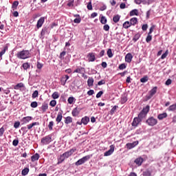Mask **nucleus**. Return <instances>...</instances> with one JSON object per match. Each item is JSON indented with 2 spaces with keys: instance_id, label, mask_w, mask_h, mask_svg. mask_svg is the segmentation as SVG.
<instances>
[{
  "instance_id": "nucleus-24",
  "label": "nucleus",
  "mask_w": 176,
  "mask_h": 176,
  "mask_svg": "<svg viewBox=\"0 0 176 176\" xmlns=\"http://www.w3.org/2000/svg\"><path fill=\"white\" fill-rule=\"evenodd\" d=\"M65 124H69L70 123H72V117L67 116L65 118Z\"/></svg>"
},
{
  "instance_id": "nucleus-29",
  "label": "nucleus",
  "mask_w": 176,
  "mask_h": 176,
  "mask_svg": "<svg viewBox=\"0 0 176 176\" xmlns=\"http://www.w3.org/2000/svg\"><path fill=\"white\" fill-rule=\"evenodd\" d=\"M122 25H123L124 28H125V30H127V28H130V27H131V24L130 21H125Z\"/></svg>"
},
{
  "instance_id": "nucleus-23",
  "label": "nucleus",
  "mask_w": 176,
  "mask_h": 176,
  "mask_svg": "<svg viewBox=\"0 0 176 176\" xmlns=\"http://www.w3.org/2000/svg\"><path fill=\"white\" fill-rule=\"evenodd\" d=\"M74 17H78L74 19V23H76V24H79V23L82 21V19L80 18V16H79V14L74 15Z\"/></svg>"
},
{
  "instance_id": "nucleus-7",
  "label": "nucleus",
  "mask_w": 176,
  "mask_h": 176,
  "mask_svg": "<svg viewBox=\"0 0 176 176\" xmlns=\"http://www.w3.org/2000/svg\"><path fill=\"white\" fill-rule=\"evenodd\" d=\"M87 58L89 63H93L96 61V55L94 53H89L87 54Z\"/></svg>"
},
{
  "instance_id": "nucleus-55",
  "label": "nucleus",
  "mask_w": 176,
  "mask_h": 176,
  "mask_svg": "<svg viewBox=\"0 0 176 176\" xmlns=\"http://www.w3.org/2000/svg\"><path fill=\"white\" fill-rule=\"evenodd\" d=\"M88 10H93V6L91 5V1H89L87 6Z\"/></svg>"
},
{
  "instance_id": "nucleus-13",
  "label": "nucleus",
  "mask_w": 176,
  "mask_h": 176,
  "mask_svg": "<svg viewBox=\"0 0 176 176\" xmlns=\"http://www.w3.org/2000/svg\"><path fill=\"white\" fill-rule=\"evenodd\" d=\"M80 113V109H79L78 107L74 108L72 111V115L74 118H76Z\"/></svg>"
},
{
  "instance_id": "nucleus-34",
  "label": "nucleus",
  "mask_w": 176,
  "mask_h": 176,
  "mask_svg": "<svg viewBox=\"0 0 176 176\" xmlns=\"http://www.w3.org/2000/svg\"><path fill=\"white\" fill-rule=\"evenodd\" d=\"M31 67V65L29 63H25L22 65V67H23V69L27 70L30 69Z\"/></svg>"
},
{
  "instance_id": "nucleus-1",
  "label": "nucleus",
  "mask_w": 176,
  "mask_h": 176,
  "mask_svg": "<svg viewBox=\"0 0 176 176\" xmlns=\"http://www.w3.org/2000/svg\"><path fill=\"white\" fill-rule=\"evenodd\" d=\"M16 57L21 60H25V58L31 57V53H30L29 50H22L17 53Z\"/></svg>"
},
{
  "instance_id": "nucleus-10",
  "label": "nucleus",
  "mask_w": 176,
  "mask_h": 176,
  "mask_svg": "<svg viewBox=\"0 0 176 176\" xmlns=\"http://www.w3.org/2000/svg\"><path fill=\"white\" fill-rule=\"evenodd\" d=\"M32 120V117L31 116H27L22 118L21 122H23V124H27V123H30Z\"/></svg>"
},
{
  "instance_id": "nucleus-54",
  "label": "nucleus",
  "mask_w": 176,
  "mask_h": 176,
  "mask_svg": "<svg viewBox=\"0 0 176 176\" xmlns=\"http://www.w3.org/2000/svg\"><path fill=\"white\" fill-rule=\"evenodd\" d=\"M151 41H152V35L148 34V36L146 38V42H147V43H149V42H151Z\"/></svg>"
},
{
  "instance_id": "nucleus-25",
  "label": "nucleus",
  "mask_w": 176,
  "mask_h": 176,
  "mask_svg": "<svg viewBox=\"0 0 176 176\" xmlns=\"http://www.w3.org/2000/svg\"><path fill=\"white\" fill-rule=\"evenodd\" d=\"M131 25H135L138 23V19L136 17L131 18L130 19Z\"/></svg>"
},
{
  "instance_id": "nucleus-31",
  "label": "nucleus",
  "mask_w": 176,
  "mask_h": 176,
  "mask_svg": "<svg viewBox=\"0 0 176 176\" xmlns=\"http://www.w3.org/2000/svg\"><path fill=\"white\" fill-rule=\"evenodd\" d=\"M166 118H167V113H163L158 116L159 120H163Z\"/></svg>"
},
{
  "instance_id": "nucleus-17",
  "label": "nucleus",
  "mask_w": 176,
  "mask_h": 176,
  "mask_svg": "<svg viewBox=\"0 0 176 176\" xmlns=\"http://www.w3.org/2000/svg\"><path fill=\"white\" fill-rule=\"evenodd\" d=\"M82 124L86 126L89 122H90V118L88 116H85L81 119Z\"/></svg>"
},
{
  "instance_id": "nucleus-3",
  "label": "nucleus",
  "mask_w": 176,
  "mask_h": 176,
  "mask_svg": "<svg viewBox=\"0 0 176 176\" xmlns=\"http://www.w3.org/2000/svg\"><path fill=\"white\" fill-rule=\"evenodd\" d=\"M90 157H91V155H86L83 157L82 158L78 160L76 163V166H82V164H85L86 162H89L90 160Z\"/></svg>"
},
{
  "instance_id": "nucleus-64",
  "label": "nucleus",
  "mask_w": 176,
  "mask_h": 176,
  "mask_svg": "<svg viewBox=\"0 0 176 176\" xmlns=\"http://www.w3.org/2000/svg\"><path fill=\"white\" fill-rule=\"evenodd\" d=\"M87 94L88 96H93V94H94V90L93 89H91L89 91H87Z\"/></svg>"
},
{
  "instance_id": "nucleus-46",
  "label": "nucleus",
  "mask_w": 176,
  "mask_h": 176,
  "mask_svg": "<svg viewBox=\"0 0 176 176\" xmlns=\"http://www.w3.org/2000/svg\"><path fill=\"white\" fill-rule=\"evenodd\" d=\"M54 126V122L50 121L49 124H48L49 130H50V131L53 130V126Z\"/></svg>"
},
{
  "instance_id": "nucleus-20",
  "label": "nucleus",
  "mask_w": 176,
  "mask_h": 176,
  "mask_svg": "<svg viewBox=\"0 0 176 176\" xmlns=\"http://www.w3.org/2000/svg\"><path fill=\"white\" fill-rule=\"evenodd\" d=\"M34 126H39V122H35L32 124H28L27 125L28 130H31V129H32Z\"/></svg>"
},
{
  "instance_id": "nucleus-11",
  "label": "nucleus",
  "mask_w": 176,
  "mask_h": 176,
  "mask_svg": "<svg viewBox=\"0 0 176 176\" xmlns=\"http://www.w3.org/2000/svg\"><path fill=\"white\" fill-rule=\"evenodd\" d=\"M137 145H138V142H133V143H127L126 146L127 149H133V148H135Z\"/></svg>"
},
{
  "instance_id": "nucleus-16",
  "label": "nucleus",
  "mask_w": 176,
  "mask_h": 176,
  "mask_svg": "<svg viewBox=\"0 0 176 176\" xmlns=\"http://www.w3.org/2000/svg\"><path fill=\"white\" fill-rule=\"evenodd\" d=\"M46 34H47V28H44L42 29L41 32V36H40L41 39H43Z\"/></svg>"
},
{
  "instance_id": "nucleus-2",
  "label": "nucleus",
  "mask_w": 176,
  "mask_h": 176,
  "mask_svg": "<svg viewBox=\"0 0 176 176\" xmlns=\"http://www.w3.org/2000/svg\"><path fill=\"white\" fill-rule=\"evenodd\" d=\"M148 112H149V106L147 105L146 107L143 108V109L140 111V113L138 114V118L142 120L145 116L148 114Z\"/></svg>"
},
{
  "instance_id": "nucleus-4",
  "label": "nucleus",
  "mask_w": 176,
  "mask_h": 176,
  "mask_svg": "<svg viewBox=\"0 0 176 176\" xmlns=\"http://www.w3.org/2000/svg\"><path fill=\"white\" fill-rule=\"evenodd\" d=\"M50 142H52V135H50L45 136L41 139V144L43 145H48Z\"/></svg>"
},
{
  "instance_id": "nucleus-33",
  "label": "nucleus",
  "mask_w": 176,
  "mask_h": 176,
  "mask_svg": "<svg viewBox=\"0 0 176 176\" xmlns=\"http://www.w3.org/2000/svg\"><path fill=\"white\" fill-rule=\"evenodd\" d=\"M119 20H120V15L117 14L113 17V21L114 23H119Z\"/></svg>"
},
{
  "instance_id": "nucleus-8",
  "label": "nucleus",
  "mask_w": 176,
  "mask_h": 176,
  "mask_svg": "<svg viewBox=\"0 0 176 176\" xmlns=\"http://www.w3.org/2000/svg\"><path fill=\"white\" fill-rule=\"evenodd\" d=\"M74 152H75V150L74 148H72L69 151L64 153L63 155V156H65V159H68V157H69V156H71L74 154Z\"/></svg>"
},
{
  "instance_id": "nucleus-61",
  "label": "nucleus",
  "mask_w": 176,
  "mask_h": 176,
  "mask_svg": "<svg viewBox=\"0 0 176 176\" xmlns=\"http://www.w3.org/2000/svg\"><path fill=\"white\" fill-rule=\"evenodd\" d=\"M14 129H19L20 127V122H16L14 124Z\"/></svg>"
},
{
  "instance_id": "nucleus-49",
  "label": "nucleus",
  "mask_w": 176,
  "mask_h": 176,
  "mask_svg": "<svg viewBox=\"0 0 176 176\" xmlns=\"http://www.w3.org/2000/svg\"><path fill=\"white\" fill-rule=\"evenodd\" d=\"M167 56H168V50H167L164 54H163L161 56L162 60H164V58H166V57H167Z\"/></svg>"
},
{
  "instance_id": "nucleus-39",
  "label": "nucleus",
  "mask_w": 176,
  "mask_h": 176,
  "mask_svg": "<svg viewBox=\"0 0 176 176\" xmlns=\"http://www.w3.org/2000/svg\"><path fill=\"white\" fill-rule=\"evenodd\" d=\"M141 37V34H140V33L136 34L134 37L133 38V41L134 42H137V41H138L140 39V38Z\"/></svg>"
},
{
  "instance_id": "nucleus-50",
  "label": "nucleus",
  "mask_w": 176,
  "mask_h": 176,
  "mask_svg": "<svg viewBox=\"0 0 176 176\" xmlns=\"http://www.w3.org/2000/svg\"><path fill=\"white\" fill-rule=\"evenodd\" d=\"M36 67L38 69H42V68H43V64L41 63L39 61H37Z\"/></svg>"
},
{
  "instance_id": "nucleus-52",
  "label": "nucleus",
  "mask_w": 176,
  "mask_h": 176,
  "mask_svg": "<svg viewBox=\"0 0 176 176\" xmlns=\"http://www.w3.org/2000/svg\"><path fill=\"white\" fill-rule=\"evenodd\" d=\"M30 107L32 108H36L38 107V102L34 101V102H32L31 104H30Z\"/></svg>"
},
{
  "instance_id": "nucleus-28",
  "label": "nucleus",
  "mask_w": 176,
  "mask_h": 176,
  "mask_svg": "<svg viewBox=\"0 0 176 176\" xmlns=\"http://www.w3.org/2000/svg\"><path fill=\"white\" fill-rule=\"evenodd\" d=\"M129 16H138V10H137V9L132 10L129 13Z\"/></svg>"
},
{
  "instance_id": "nucleus-41",
  "label": "nucleus",
  "mask_w": 176,
  "mask_h": 176,
  "mask_svg": "<svg viewBox=\"0 0 176 176\" xmlns=\"http://www.w3.org/2000/svg\"><path fill=\"white\" fill-rule=\"evenodd\" d=\"M107 56L109 58H112V57H113V54L112 53V50L109 49L107 50Z\"/></svg>"
},
{
  "instance_id": "nucleus-53",
  "label": "nucleus",
  "mask_w": 176,
  "mask_h": 176,
  "mask_svg": "<svg viewBox=\"0 0 176 176\" xmlns=\"http://www.w3.org/2000/svg\"><path fill=\"white\" fill-rule=\"evenodd\" d=\"M65 54H67V52L65 51L60 52L59 58H60V60H63L64 58V56H65Z\"/></svg>"
},
{
  "instance_id": "nucleus-57",
  "label": "nucleus",
  "mask_w": 176,
  "mask_h": 176,
  "mask_svg": "<svg viewBox=\"0 0 176 176\" xmlns=\"http://www.w3.org/2000/svg\"><path fill=\"white\" fill-rule=\"evenodd\" d=\"M126 64L122 63L119 65L118 68L119 69H126Z\"/></svg>"
},
{
  "instance_id": "nucleus-18",
  "label": "nucleus",
  "mask_w": 176,
  "mask_h": 176,
  "mask_svg": "<svg viewBox=\"0 0 176 176\" xmlns=\"http://www.w3.org/2000/svg\"><path fill=\"white\" fill-rule=\"evenodd\" d=\"M94 78H93V77H89L87 80V86L89 87H92V86H94Z\"/></svg>"
},
{
  "instance_id": "nucleus-59",
  "label": "nucleus",
  "mask_w": 176,
  "mask_h": 176,
  "mask_svg": "<svg viewBox=\"0 0 176 176\" xmlns=\"http://www.w3.org/2000/svg\"><path fill=\"white\" fill-rule=\"evenodd\" d=\"M12 145L13 146H17V145H19V140L17 139L14 140L12 142Z\"/></svg>"
},
{
  "instance_id": "nucleus-56",
  "label": "nucleus",
  "mask_w": 176,
  "mask_h": 176,
  "mask_svg": "<svg viewBox=\"0 0 176 176\" xmlns=\"http://www.w3.org/2000/svg\"><path fill=\"white\" fill-rule=\"evenodd\" d=\"M60 82H61V85H63V86H65V83H67V80H65V78L62 77L60 79Z\"/></svg>"
},
{
  "instance_id": "nucleus-44",
  "label": "nucleus",
  "mask_w": 176,
  "mask_h": 176,
  "mask_svg": "<svg viewBox=\"0 0 176 176\" xmlns=\"http://www.w3.org/2000/svg\"><path fill=\"white\" fill-rule=\"evenodd\" d=\"M117 108H118V106H116V105L113 106V108L110 111V115H113V113H115V112L116 111Z\"/></svg>"
},
{
  "instance_id": "nucleus-12",
  "label": "nucleus",
  "mask_w": 176,
  "mask_h": 176,
  "mask_svg": "<svg viewBox=\"0 0 176 176\" xmlns=\"http://www.w3.org/2000/svg\"><path fill=\"white\" fill-rule=\"evenodd\" d=\"M82 74V76H85V69L82 67H78L74 70V74Z\"/></svg>"
},
{
  "instance_id": "nucleus-30",
  "label": "nucleus",
  "mask_w": 176,
  "mask_h": 176,
  "mask_svg": "<svg viewBox=\"0 0 176 176\" xmlns=\"http://www.w3.org/2000/svg\"><path fill=\"white\" fill-rule=\"evenodd\" d=\"M65 160V157L64 156V155L63 154L60 155L59 158H58V164L63 163V162H64Z\"/></svg>"
},
{
  "instance_id": "nucleus-6",
  "label": "nucleus",
  "mask_w": 176,
  "mask_h": 176,
  "mask_svg": "<svg viewBox=\"0 0 176 176\" xmlns=\"http://www.w3.org/2000/svg\"><path fill=\"white\" fill-rule=\"evenodd\" d=\"M114 151H115V146L112 144L110 146L109 150L104 152V156H111V155H112V153H113Z\"/></svg>"
},
{
  "instance_id": "nucleus-51",
  "label": "nucleus",
  "mask_w": 176,
  "mask_h": 176,
  "mask_svg": "<svg viewBox=\"0 0 176 176\" xmlns=\"http://www.w3.org/2000/svg\"><path fill=\"white\" fill-rule=\"evenodd\" d=\"M56 104H57V101H56V100H52L50 102V105L51 107H56Z\"/></svg>"
},
{
  "instance_id": "nucleus-36",
  "label": "nucleus",
  "mask_w": 176,
  "mask_h": 176,
  "mask_svg": "<svg viewBox=\"0 0 176 176\" xmlns=\"http://www.w3.org/2000/svg\"><path fill=\"white\" fill-rule=\"evenodd\" d=\"M28 173H30V168H25L21 171L22 175H24V176L27 175L28 174Z\"/></svg>"
},
{
  "instance_id": "nucleus-37",
  "label": "nucleus",
  "mask_w": 176,
  "mask_h": 176,
  "mask_svg": "<svg viewBox=\"0 0 176 176\" xmlns=\"http://www.w3.org/2000/svg\"><path fill=\"white\" fill-rule=\"evenodd\" d=\"M74 3H75V0H69L67 5L69 8H74Z\"/></svg>"
},
{
  "instance_id": "nucleus-22",
  "label": "nucleus",
  "mask_w": 176,
  "mask_h": 176,
  "mask_svg": "<svg viewBox=\"0 0 176 176\" xmlns=\"http://www.w3.org/2000/svg\"><path fill=\"white\" fill-rule=\"evenodd\" d=\"M153 96H155V87H153L150 91L149 94L146 96L147 100H151Z\"/></svg>"
},
{
  "instance_id": "nucleus-45",
  "label": "nucleus",
  "mask_w": 176,
  "mask_h": 176,
  "mask_svg": "<svg viewBox=\"0 0 176 176\" xmlns=\"http://www.w3.org/2000/svg\"><path fill=\"white\" fill-rule=\"evenodd\" d=\"M74 101H76V99L74 97H69L68 99H67V102H69V104H74Z\"/></svg>"
},
{
  "instance_id": "nucleus-19",
  "label": "nucleus",
  "mask_w": 176,
  "mask_h": 176,
  "mask_svg": "<svg viewBox=\"0 0 176 176\" xmlns=\"http://www.w3.org/2000/svg\"><path fill=\"white\" fill-rule=\"evenodd\" d=\"M143 162H144V158L138 157L135 160L134 163H135V164H137L138 166H141Z\"/></svg>"
},
{
  "instance_id": "nucleus-21",
  "label": "nucleus",
  "mask_w": 176,
  "mask_h": 176,
  "mask_svg": "<svg viewBox=\"0 0 176 176\" xmlns=\"http://www.w3.org/2000/svg\"><path fill=\"white\" fill-rule=\"evenodd\" d=\"M57 123H60V122H61V120H63V113L61 112H58L56 119Z\"/></svg>"
},
{
  "instance_id": "nucleus-5",
  "label": "nucleus",
  "mask_w": 176,
  "mask_h": 176,
  "mask_svg": "<svg viewBox=\"0 0 176 176\" xmlns=\"http://www.w3.org/2000/svg\"><path fill=\"white\" fill-rule=\"evenodd\" d=\"M141 122H142L141 119H140L138 117H135L133 118L131 126L133 127H138L139 124H141Z\"/></svg>"
},
{
  "instance_id": "nucleus-60",
  "label": "nucleus",
  "mask_w": 176,
  "mask_h": 176,
  "mask_svg": "<svg viewBox=\"0 0 176 176\" xmlns=\"http://www.w3.org/2000/svg\"><path fill=\"white\" fill-rule=\"evenodd\" d=\"M3 133H5V127L2 126L0 128V137H2L3 135Z\"/></svg>"
},
{
  "instance_id": "nucleus-48",
  "label": "nucleus",
  "mask_w": 176,
  "mask_h": 176,
  "mask_svg": "<svg viewBox=\"0 0 176 176\" xmlns=\"http://www.w3.org/2000/svg\"><path fill=\"white\" fill-rule=\"evenodd\" d=\"M38 96H39V93L38 92V90H36L33 92L32 97V98H36V97H38Z\"/></svg>"
},
{
  "instance_id": "nucleus-27",
  "label": "nucleus",
  "mask_w": 176,
  "mask_h": 176,
  "mask_svg": "<svg viewBox=\"0 0 176 176\" xmlns=\"http://www.w3.org/2000/svg\"><path fill=\"white\" fill-rule=\"evenodd\" d=\"M49 108V105L47 104V103H43L42 106H41V109L43 111V112H46V111H47V109Z\"/></svg>"
},
{
  "instance_id": "nucleus-42",
  "label": "nucleus",
  "mask_w": 176,
  "mask_h": 176,
  "mask_svg": "<svg viewBox=\"0 0 176 176\" xmlns=\"http://www.w3.org/2000/svg\"><path fill=\"white\" fill-rule=\"evenodd\" d=\"M107 20L105 16H101V18H100L101 24H107Z\"/></svg>"
},
{
  "instance_id": "nucleus-62",
  "label": "nucleus",
  "mask_w": 176,
  "mask_h": 176,
  "mask_svg": "<svg viewBox=\"0 0 176 176\" xmlns=\"http://www.w3.org/2000/svg\"><path fill=\"white\" fill-rule=\"evenodd\" d=\"M103 30H104V31H109V25L105 24V25L103 26Z\"/></svg>"
},
{
  "instance_id": "nucleus-9",
  "label": "nucleus",
  "mask_w": 176,
  "mask_h": 176,
  "mask_svg": "<svg viewBox=\"0 0 176 176\" xmlns=\"http://www.w3.org/2000/svg\"><path fill=\"white\" fill-rule=\"evenodd\" d=\"M43 23H45V17L42 16L37 21V23H36L37 28L38 29L41 28V27L43 25Z\"/></svg>"
},
{
  "instance_id": "nucleus-35",
  "label": "nucleus",
  "mask_w": 176,
  "mask_h": 176,
  "mask_svg": "<svg viewBox=\"0 0 176 176\" xmlns=\"http://www.w3.org/2000/svg\"><path fill=\"white\" fill-rule=\"evenodd\" d=\"M152 175V172L149 170H146L143 172L142 176H151Z\"/></svg>"
},
{
  "instance_id": "nucleus-15",
  "label": "nucleus",
  "mask_w": 176,
  "mask_h": 176,
  "mask_svg": "<svg viewBox=\"0 0 176 176\" xmlns=\"http://www.w3.org/2000/svg\"><path fill=\"white\" fill-rule=\"evenodd\" d=\"M146 123L148 124V126H155V118L153 117L149 118L146 120Z\"/></svg>"
},
{
  "instance_id": "nucleus-43",
  "label": "nucleus",
  "mask_w": 176,
  "mask_h": 176,
  "mask_svg": "<svg viewBox=\"0 0 176 176\" xmlns=\"http://www.w3.org/2000/svg\"><path fill=\"white\" fill-rule=\"evenodd\" d=\"M141 83H146L148 82V77L147 76H144L143 78H140Z\"/></svg>"
},
{
  "instance_id": "nucleus-40",
  "label": "nucleus",
  "mask_w": 176,
  "mask_h": 176,
  "mask_svg": "<svg viewBox=\"0 0 176 176\" xmlns=\"http://www.w3.org/2000/svg\"><path fill=\"white\" fill-rule=\"evenodd\" d=\"M52 97L54 98V100H57V98L60 97V95H58V92L55 91L52 94Z\"/></svg>"
},
{
  "instance_id": "nucleus-47",
  "label": "nucleus",
  "mask_w": 176,
  "mask_h": 176,
  "mask_svg": "<svg viewBox=\"0 0 176 176\" xmlns=\"http://www.w3.org/2000/svg\"><path fill=\"white\" fill-rule=\"evenodd\" d=\"M6 50H8V46H5L3 50L1 52H0V58L2 57L3 54L6 53Z\"/></svg>"
},
{
  "instance_id": "nucleus-58",
  "label": "nucleus",
  "mask_w": 176,
  "mask_h": 176,
  "mask_svg": "<svg viewBox=\"0 0 176 176\" xmlns=\"http://www.w3.org/2000/svg\"><path fill=\"white\" fill-rule=\"evenodd\" d=\"M104 94V91H100L97 94H96V98H101V96Z\"/></svg>"
},
{
  "instance_id": "nucleus-32",
  "label": "nucleus",
  "mask_w": 176,
  "mask_h": 176,
  "mask_svg": "<svg viewBox=\"0 0 176 176\" xmlns=\"http://www.w3.org/2000/svg\"><path fill=\"white\" fill-rule=\"evenodd\" d=\"M24 87V84H23V82H20V83H18L16 84L14 87V89L15 90H19V89H21V87Z\"/></svg>"
},
{
  "instance_id": "nucleus-63",
  "label": "nucleus",
  "mask_w": 176,
  "mask_h": 176,
  "mask_svg": "<svg viewBox=\"0 0 176 176\" xmlns=\"http://www.w3.org/2000/svg\"><path fill=\"white\" fill-rule=\"evenodd\" d=\"M142 30L143 31H146V30H148V24H144L142 26Z\"/></svg>"
},
{
  "instance_id": "nucleus-14",
  "label": "nucleus",
  "mask_w": 176,
  "mask_h": 176,
  "mask_svg": "<svg viewBox=\"0 0 176 176\" xmlns=\"http://www.w3.org/2000/svg\"><path fill=\"white\" fill-rule=\"evenodd\" d=\"M132 60H133V54H131V53H128L125 56V61H126V63H131Z\"/></svg>"
},
{
  "instance_id": "nucleus-38",
  "label": "nucleus",
  "mask_w": 176,
  "mask_h": 176,
  "mask_svg": "<svg viewBox=\"0 0 176 176\" xmlns=\"http://www.w3.org/2000/svg\"><path fill=\"white\" fill-rule=\"evenodd\" d=\"M17 6H19V1H14L12 5V10H16V9H17Z\"/></svg>"
},
{
  "instance_id": "nucleus-26",
  "label": "nucleus",
  "mask_w": 176,
  "mask_h": 176,
  "mask_svg": "<svg viewBox=\"0 0 176 176\" xmlns=\"http://www.w3.org/2000/svg\"><path fill=\"white\" fill-rule=\"evenodd\" d=\"M32 162H36L39 160V155L38 153L34 154L31 157Z\"/></svg>"
}]
</instances>
